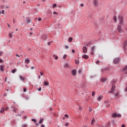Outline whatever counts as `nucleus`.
I'll list each match as a JSON object with an SVG mask.
<instances>
[{
    "label": "nucleus",
    "mask_w": 127,
    "mask_h": 127,
    "mask_svg": "<svg viewBox=\"0 0 127 127\" xmlns=\"http://www.w3.org/2000/svg\"><path fill=\"white\" fill-rule=\"evenodd\" d=\"M118 18L120 20V22L119 25H118L117 29L119 32H120V33H122V32H123V29H122V25L124 24V19H123L122 16H119Z\"/></svg>",
    "instance_id": "nucleus-1"
},
{
    "label": "nucleus",
    "mask_w": 127,
    "mask_h": 127,
    "mask_svg": "<svg viewBox=\"0 0 127 127\" xmlns=\"http://www.w3.org/2000/svg\"><path fill=\"white\" fill-rule=\"evenodd\" d=\"M112 118H121V117H122V115L118 114V113H115L112 114Z\"/></svg>",
    "instance_id": "nucleus-2"
},
{
    "label": "nucleus",
    "mask_w": 127,
    "mask_h": 127,
    "mask_svg": "<svg viewBox=\"0 0 127 127\" xmlns=\"http://www.w3.org/2000/svg\"><path fill=\"white\" fill-rule=\"evenodd\" d=\"M92 2L94 6H98L99 4V0H92Z\"/></svg>",
    "instance_id": "nucleus-3"
},
{
    "label": "nucleus",
    "mask_w": 127,
    "mask_h": 127,
    "mask_svg": "<svg viewBox=\"0 0 127 127\" xmlns=\"http://www.w3.org/2000/svg\"><path fill=\"white\" fill-rule=\"evenodd\" d=\"M120 61H121V60L119 58H116L113 60L114 64H118V63H120Z\"/></svg>",
    "instance_id": "nucleus-4"
},
{
    "label": "nucleus",
    "mask_w": 127,
    "mask_h": 127,
    "mask_svg": "<svg viewBox=\"0 0 127 127\" xmlns=\"http://www.w3.org/2000/svg\"><path fill=\"white\" fill-rule=\"evenodd\" d=\"M109 70H110V67L107 66L101 69V73H104V71H109Z\"/></svg>",
    "instance_id": "nucleus-5"
},
{
    "label": "nucleus",
    "mask_w": 127,
    "mask_h": 127,
    "mask_svg": "<svg viewBox=\"0 0 127 127\" xmlns=\"http://www.w3.org/2000/svg\"><path fill=\"white\" fill-rule=\"evenodd\" d=\"M47 14L48 16H52V12L51 11V10H48L47 11Z\"/></svg>",
    "instance_id": "nucleus-6"
},
{
    "label": "nucleus",
    "mask_w": 127,
    "mask_h": 127,
    "mask_svg": "<svg viewBox=\"0 0 127 127\" xmlns=\"http://www.w3.org/2000/svg\"><path fill=\"white\" fill-rule=\"evenodd\" d=\"M71 74L73 76H76L77 74V72L76 71V69H73L71 70Z\"/></svg>",
    "instance_id": "nucleus-7"
},
{
    "label": "nucleus",
    "mask_w": 127,
    "mask_h": 127,
    "mask_svg": "<svg viewBox=\"0 0 127 127\" xmlns=\"http://www.w3.org/2000/svg\"><path fill=\"white\" fill-rule=\"evenodd\" d=\"M95 49H96V47L93 46L92 47L91 50V54H92V55H93V54H94V50H95Z\"/></svg>",
    "instance_id": "nucleus-8"
},
{
    "label": "nucleus",
    "mask_w": 127,
    "mask_h": 127,
    "mask_svg": "<svg viewBox=\"0 0 127 127\" xmlns=\"http://www.w3.org/2000/svg\"><path fill=\"white\" fill-rule=\"evenodd\" d=\"M83 53H87V47L86 46H84L82 48Z\"/></svg>",
    "instance_id": "nucleus-9"
},
{
    "label": "nucleus",
    "mask_w": 127,
    "mask_h": 127,
    "mask_svg": "<svg viewBox=\"0 0 127 127\" xmlns=\"http://www.w3.org/2000/svg\"><path fill=\"white\" fill-rule=\"evenodd\" d=\"M115 88H116V86H112L111 90L109 91V93H113V92H114V91L115 90Z\"/></svg>",
    "instance_id": "nucleus-10"
},
{
    "label": "nucleus",
    "mask_w": 127,
    "mask_h": 127,
    "mask_svg": "<svg viewBox=\"0 0 127 127\" xmlns=\"http://www.w3.org/2000/svg\"><path fill=\"white\" fill-rule=\"evenodd\" d=\"M104 104H105V105L106 106V107H110V104H109V102L105 101L104 102Z\"/></svg>",
    "instance_id": "nucleus-11"
},
{
    "label": "nucleus",
    "mask_w": 127,
    "mask_h": 127,
    "mask_svg": "<svg viewBox=\"0 0 127 127\" xmlns=\"http://www.w3.org/2000/svg\"><path fill=\"white\" fill-rule=\"evenodd\" d=\"M42 39H44V40H45V39H47V35L44 34L42 36Z\"/></svg>",
    "instance_id": "nucleus-12"
},
{
    "label": "nucleus",
    "mask_w": 127,
    "mask_h": 127,
    "mask_svg": "<svg viewBox=\"0 0 127 127\" xmlns=\"http://www.w3.org/2000/svg\"><path fill=\"white\" fill-rule=\"evenodd\" d=\"M82 58H84V59H88L89 58V57L86 55H83Z\"/></svg>",
    "instance_id": "nucleus-13"
},
{
    "label": "nucleus",
    "mask_w": 127,
    "mask_h": 127,
    "mask_svg": "<svg viewBox=\"0 0 127 127\" xmlns=\"http://www.w3.org/2000/svg\"><path fill=\"white\" fill-rule=\"evenodd\" d=\"M0 71H2V72H3L4 71V68L3 67V65H0Z\"/></svg>",
    "instance_id": "nucleus-14"
},
{
    "label": "nucleus",
    "mask_w": 127,
    "mask_h": 127,
    "mask_svg": "<svg viewBox=\"0 0 127 127\" xmlns=\"http://www.w3.org/2000/svg\"><path fill=\"white\" fill-rule=\"evenodd\" d=\"M102 99H103V96H98L97 97V101H102Z\"/></svg>",
    "instance_id": "nucleus-15"
},
{
    "label": "nucleus",
    "mask_w": 127,
    "mask_h": 127,
    "mask_svg": "<svg viewBox=\"0 0 127 127\" xmlns=\"http://www.w3.org/2000/svg\"><path fill=\"white\" fill-rule=\"evenodd\" d=\"M25 63H27V64H29L30 63V60L28 59H25Z\"/></svg>",
    "instance_id": "nucleus-16"
},
{
    "label": "nucleus",
    "mask_w": 127,
    "mask_h": 127,
    "mask_svg": "<svg viewBox=\"0 0 127 127\" xmlns=\"http://www.w3.org/2000/svg\"><path fill=\"white\" fill-rule=\"evenodd\" d=\"M19 78H20V80H21V81H24V80H25V78L22 77V76L21 75H19Z\"/></svg>",
    "instance_id": "nucleus-17"
},
{
    "label": "nucleus",
    "mask_w": 127,
    "mask_h": 127,
    "mask_svg": "<svg viewBox=\"0 0 127 127\" xmlns=\"http://www.w3.org/2000/svg\"><path fill=\"white\" fill-rule=\"evenodd\" d=\"M108 81V79L106 78H101V81L102 82H107Z\"/></svg>",
    "instance_id": "nucleus-18"
},
{
    "label": "nucleus",
    "mask_w": 127,
    "mask_h": 127,
    "mask_svg": "<svg viewBox=\"0 0 127 127\" xmlns=\"http://www.w3.org/2000/svg\"><path fill=\"white\" fill-rule=\"evenodd\" d=\"M115 97H120V92H117L115 94Z\"/></svg>",
    "instance_id": "nucleus-19"
},
{
    "label": "nucleus",
    "mask_w": 127,
    "mask_h": 127,
    "mask_svg": "<svg viewBox=\"0 0 127 127\" xmlns=\"http://www.w3.org/2000/svg\"><path fill=\"white\" fill-rule=\"evenodd\" d=\"M44 84L45 86H48V85H49V83H48L47 81H46L45 80L44 82Z\"/></svg>",
    "instance_id": "nucleus-20"
},
{
    "label": "nucleus",
    "mask_w": 127,
    "mask_h": 127,
    "mask_svg": "<svg viewBox=\"0 0 127 127\" xmlns=\"http://www.w3.org/2000/svg\"><path fill=\"white\" fill-rule=\"evenodd\" d=\"M15 72H16V68L13 69L11 70V73H12V74H14V73H15Z\"/></svg>",
    "instance_id": "nucleus-21"
},
{
    "label": "nucleus",
    "mask_w": 127,
    "mask_h": 127,
    "mask_svg": "<svg viewBox=\"0 0 127 127\" xmlns=\"http://www.w3.org/2000/svg\"><path fill=\"white\" fill-rule=\"evenodd\" d=\"M11 109H12L13 112H16V108H14L13 106H11Z\"/></svg>",
    "instance_id": "nucleus-22"
},
{
    "label": "nucleus",
    "mask_w": 127,
    "mask_h": 127,
    "mask_svg": "<svg viewBox=\"0 0 127 127\" xmlns=\"http://www.w3.org/2000/svg\"><path fill=\"white\" fill-rule=\"evenodd\" d=\"M72 40H73V38L72 37H69L68 38V42H72Z\"/></svg>",
    "instance_id": "nucleus-23"
},
{
    "label": "nucleus",
    "mask_w": 127,
    "mask_h": 127,
    "mask_svg": "<svg viewBox=\"0 0 127 127\" xmlns=\"http://www.w3.org/2000/svg\"><path fill=\"white\" fill-rule=\"evenodd\" d=\"M9 37H10V38H12V32H11V33H9Z\"/></svg>",
    "instance_id": "nucleus-24"
},
{
    "label": "nucleus",
    "mask_w": 127,
    "mask_h": 127,
    "mask_svg": "<svg viewBox=\"0 0 127 127\" xmlns=\"http://www.w3.org/2000/svg\"><path fill=\"white\" fill-rule=\"evenodd\" d=\"M123 49H124V50L125 51H126L127 50V46H125V45H124V47H123Z\"/></svg>",
    "instance_id": "nucleus-25"
},
{
    "label": "nucleus",
    "mask_w": 127,
    "mask_h": 127,
    "mask_svg": "<svg viewBox=\"0 0 127 127\" xmlns=\"http://www.w3.org/2000/svg\"><path fill=\"white\" fill-rule=\"evenodd\" d=\"M4 112V108H2L0 110V113H3Z\"/></svg>",
    "instance_id": "nucleus-26"
},
{
    "label": "nucleus",
    "mask_w": 127,
    "mask_h": 127,
    "mask_svg": "<svg viewBox=\"0 0 127 127\" xmlns=\"http://www.w3.org/2000/svg\"><path fill=\"white\" fill-rule=\"evenodd\" d=\"M113 19H114V20H115V22H117V16H114Z\"/></svg>",
    "instance_id": "nucleus-27"
},
{
    "label": "nucleus",
    "mask_w": 127,
    "mask_h": 127,
    "mask_svg": "<svg viewBox=\"0 0 127 127\" xmlns=\"http://www.w3.org/2000/svg\"><path fill=\"white\" fill-rule=\"evenodd\" d=\"M64 67L65 68H68V67H69V65H68V64H66L64 65Z\"/></svg>",
    "instance_id": "nucleus-28"
},
{
    "label": "nucleus",
    "mask_w": 127,
    "mask_h": 127,
    "mask_svg": "<svg viewBox=\"0 0 127 127\" xmlns=\"http://www.w3.org/2000/svg\"><path fill=\"white\" fill-rule=\"evenodd\" d=\"M94 122H95V118H93V119L91 121V125H93L94 124Z\"/></svg>",
    "instance_id": "nucleus-29"
},
{
    "label": "nucleus",
    "mask_w": 127,
    "mask_h": 127,
    "mask_svg": "<svg viewBox=\"0 0 127 127\" xmlns=\"http://www.w3.org/2000/svg\"><path fill=\"white\" fill-rule=\"evenodd\" d=\"M79 61L78 60H75V64H79Z\"/></svg>",
    "instance_id": "nucleus-30"
},
{
    "label": "nucleus",
    "mask_w": 127,
    "mask_h": 127,
    "mask_svg": "<svg viewBox=\"0 0 127 127\" xmlns=\"http://www.w3.org/2000/svg\"><path fill=\"white\" fill-rule=\"evenodd\" d=\"M44 120H43V119H41L40 122H39V124H42V123H43V121Z\"/></svg>",
    "instance_id": "nucleus-31"
},
{
    "label": "nucleus",
    "mask_w": 127,
    "mask_h": 127,
    "mask_svg": "<svg viewBox=\"0 0 127 127\" xmlns=\"http://www.w3.org/2000/svg\"><path fill=\"white\" fill-rule=\"evenodd\" d=\"M32 122H34V123H36V119H32Z\"/></svg>",
    "instance_id": "nucleus-32"
},
{
    "label": "nucleus",
    "mask_w": 127,
    "mask_h": 127,
    "mask_svg": "<svg viewBox=\"0 0 127 127\" xmlns=\"http://www.w3.org/2000/svg\"><path fill=\"white\" fill-rule=\"evenodd\" d=\"M66 57H67V55L64 54L63 57V59H66Z\"/></svg>",
    "instance_id": "nucleus-33"
},
{
    "label": "nucleus",
    "mask_w": 127,
    "mask_h": 127,
    "mask_svg": "<svg viewBox=\"0 0 127 127\" xmlns=\"http://www.w3.org/2000/svg\"><path fill=\"white\" fill-rule=\"evenodd\" d=\"M55 6H56V3L53 4L52 5L53 8H54L55 7Z\"/></svg>",
    "instance_id": "nucleus-34"
},
{
    "label": "nucleus",
    "mask_w": 127,
    "mask_h": 127,
    "mask_svg": "<svg viewBox=\"0 0 127 127\" xmlns=\"http://www.w3.org/2000/svg\"><path fill=\"white\" fill-rule=\"evenodd\" d=\"M95 91H93L92 93V97H94V96H95Z\"/></svg>",
    "instance_id": "nucleus-35"
},
{
    "label": "nucleus",
    "mask_w": 127,
    "mask_h": 127,
    "mask_svg": "<svg viewBox=\"0 0 127 127\" xmlns=\"http://www.w3.org/2000/svg\"><path fill=\"white\" fill-rule=\"evenodd\" d=\"M124 45H125V46H127V40L126 41L124 42Z\"/></svg>",
    "instance_id": "nucleus-36"
},
{
    "label": "nucleus",
    "mask_w": 127,
    "mask_h": 127,
    "mask_svg": "<svg viewBox=\"0 0 127 127\" xmlns=\"http://www.w3.org/2000/svg\"><path fill=\"white\" fill-rule=\"evenodd\" d=\"M53 14H57L58 15V12H56V11H54L53 12Z\"/></svg>",
    "instance_id": "nucleus-37"
},
{
    "label": "nucleus",
    "mask_w": 127,
    "mask_h": 127,
    "mask_svg": "<svg viewBox=\"0 0 127 127\" xmlns=\"http://www.w3.org/2000/svg\"><path fill=\"white\" fill-rule=\"evenodd\" d=\"M81 72H82V69H79L78 70V74H80V73H81Z\"/></svg>",
    "instance_id": "nucleus-38"
},
{
    "label": "nucleus",
    "mask_w": 127,
    "mask_h": 127,
    "mask_svg": "<svg viewBox=\"0 0 127 127\" xmlns=\"http://www.w3.org/2000/svg\"><path fill=\"white\" fill-rule=\"evenodd\" d=\"M64 117H65V118H69V116H68L67 114H65Z\"/></svg>",
    "instance_id": "nucleus-39"
},
{
    "label": "nucleus",
    "mask_w": 127,
    "mask_h": 127,
    "mask_svg": "<svg viewBox=\"0 0 127 127\" xmlns=\"http://www.w3.org/2000/svg\"><path fill=\"white\" fill-rule=\"evenodd\" d=\"M26 126H27V124H24L22 125V127H26Z\"/></svg>",
    "instance_id": "nucleus-40"
},
{
    "label": "nucleus",
    "mask_w": 127,
    "mask_h": 127,
    "mask_svg": "<svg viewBox=\"0 0 127 127\" xmlns=\"http://www.w3.org/2000/svg\"><path fill=\"white\" fill-rule=\"evenodd\" d=\"M38 91H39V92H40V91H41V87H39V88L38 89Z\"/></svg>",
    "instance_id": "nucleus-41"
},
{
    "label": "nucleus",
    "mask_w": 127,
    "mask_h": 127,
    "mask_svg": "<svg viewBox=\"0 0 127 127\" xmlns=\"http://www.w3.org/2000/svg\"><path fill=\"white\" fill-rule=\"evenodd\" d=\"M65 127H68L69 126V124L68 123H65Z\"/></svg>",
    "instance_id": "nucleus-42"
},
{
    "label": "nucleus",
    "mask_w": 127,
    "mask_h": 127,
    "mask_svg": "<svg viewBox=\"0 0 127 127\" xmlns=\"http://www.w3.org/2000/svg\"><path fill=\"white\" fill-rule=\"evenodd\" d=\"M0 63H3V61H2L1 59H0Z\"/></svg>",
    "instance_id": "nucleus-43"
},
{
    "label": "nucleus",
    "mask_w": 127,
    "mask_h": 127,
    "mask_svg": "<svg viewBox=\"0 0 127 127\" xmlns=\"http://www.w3.org/2000/svg\"><path fill=\"white\" fill-rule=\"evenodd\" d=\"M66 49H69V46H65Z\"/></svg>",
    "instance_id": "nucleus-44"
},
{
    "label": "nucleus",
    "mask_w": 127,
    "mask_h": 127,
    "mask_svg": "<svg viewBox=\"0 0 127 127\" xmlns=\"http://www.w3.org/2000/svg\"><path fill=\"white\" fill-rule=\"evenodd\" d=\"M1 13H2V14H4V10H2Z\"/></svg>",
    "instance_id": "nucleus-45"
},
{
    "label": "nucleus",
    "mask_w": 127,
    "mask_h": 127,
    "mask_svg": "<svg viewBox=\"0 0 127 127\" xmlns=\"http://www.w3.org/2000/svg\"><path fill=\"white\" fill-rule=\"evenodd\" d=\"M0 7L1 8H3V7H4V5H0Z\"/></svg>",
    "instance_id": "nucleus-46"
},
{
    "label": "nucleus",
    "mask_w": 127,
    "mask_h": 127,
    "mask_svg": "<svg viewBox=\"0 0 127 127\" xmlns=\"http://www.w3.org/2000/svg\"><path fill=\"white\" fill-rule=\"evenodd\" d=\"M1 55H2V52L0 51V56H1Z\"/></svg>",
    "instance_id": "nucleus-47"
},
{
    "label": "nucleus",
    "mask_w": 127,
    "mask_h": 127,
    "mask_svg": "<svg viewBox=\"0 0 127 127\" xmlns=\"http://www.w3.org/2000/svg\"><path fill=\"white\" fill-rule=\"evenodd\" d=\"M51 42H48V45H50V44H51Z\"/></svg>",
    "instance_id": "nucleus-48"
},
{
    "label": "nucleus",
    "mask_w": 127,
    "mask_h": 127,
    "mask_svg": "<svg viewBox=\"0 0 127 127\" xmlns=\"http://www.w3.org/2000/svg\"><path fill=\"white\" fill-rule=\"evenodd\" d=\"M55 59L56 60H57V59H58V57L55 56Z\"/></svg>",
    "instance_id": "nucleus-49"
},
{
    "label": "nucleus",
    "mask_w": 127,
    "mask_h": 127,
    "mask_svg": "<svg viewBox=\"0 0 127 127\" xmlns=\"http://www.w3.org/2000/svg\"><path fill=\"white\" fill-rule=\"evenodd\" d=\"M40 74L41 76H43V73H42V72H40Z\"/></svg>",
    "instance_id": "nucleus-50"
},
{
    "label": "nucleus",
    "mask_w": 127,
    "mask_h": 127,
    "mask_svg": "<svg viewBox=\"0 0 127 127\" xmlns=\"http://www.w3.org/2000/svg\"><path fill=\"white\" fill-rule=\"evenodd\" d=\"M80 6H84V4L82 3H80Z\"/></svg>",
    "instance_id": "nucleus-51"
},
{
    "label": "nucleus",
    "mask_w": 127,
    "mask_h": 127,
    "mask_svg": "<svg viewBox=\"0 0 127 127\" xmlns=\"http://www.w3.org/2000/svg\"><path fill=\"white\" fill-rule=\"evenodd\" d=\"M27 23H28L29 22H30V19H28V20H27Z\"/></svg>",
    "instance_id": "nucleus-52"
},
{
    "label": "nucleus",
    "mask_w": 127,
    "mask_h": 127,
    "mask_svg": "<svg viewBox=\"0 0 127 127\" xmlns=\"http://www.w3.org/2000/svg\"><path fill=\"white\" fill-rule=\"evenodd\" d=\"M23 90H24V92H26V91H27L26 88H24Z\"/></svg>",
    "instance_id": "nucleus-53"
},
{
    "label": "nucleus",
    "mask_w": 127,
    "mask_h": 127,
    "mask_svg": "<svg viewBox=\"0 0 127 127\" xmlns=\"http://www.w3.org/2000/svg\"><path fill=\"white\" fill-rule=\"evenodd\" d=\"M71 52H72V53H75V50H72Z\"/></svg>",
    "instance_id": "nucleus-54"
},
{
    "label": "nucleus",
    "mask_w": 127,
    "mask_h": 127,
    "mask_svg": "<svg viewBox=\"0 0 127 127\" xmlns=\"http://www.w3.org/2000/svg\"><path fill=\"white\" fill-rule=\"evenodd\" d=\"M41 19H42L41 18H38V21H41Z\"/></svg>",
    "instance_id": "nucleus-55"
},
{
    "label": "nucleus",
    "mask_w": 127,
    "mask_h": 127,
    "mask_svg": "<svg viewBox=\"0 0 127 127\" xmlns=\"http://www.w3.org/2000/svg\"><path fill=\"white\" fill-rule=\"evenodd\" d=\"M99 63H100V61H98L96 62V64H98Z\"/></svg>",
    "instance_id": "nucleus-56"
},
{
    "label": "nucleus",
    "mask_w": 127,
    "mask_h": 127,
    "mask_svg": "<svg viewBox=\"0 0 127 127\" xmlns=\"http://www.w3.org/2000/svg\"><path fill=\"white\" fill-rule=\"evenodd\" d=\"M16 56L17 57H20V56L18 55V54H16Z\"/></svg>",
    "instance_id": "nucleus-57"
},
{
    "label": "nucleus",
    "mask_w": 127,
    "mask_h": 127,
    "mask_svg": "<svg viewBox=\"0 0 127 127\" xmlns=\"http://www.w3.org/2000/svg\"><path fill=\"white\" fill-rule=\"evenodd\" d=\"M7 96V94L6 93H4V97H5Z\"/></svg>",
    "instance_id": "nucleus-58"
},
{
    "label": "nucleus",
    "mask_w": 127,
    "mask_h": 127,
    "mask_svg": "<svg viewBox=\"0 0 127 127\" xmlns=\"http://www.w3.org/2000/svg\"><path fill=\"white\" fill-rule=\"evenodd\" d=\"M31 69H32V70H33V69H34V66H31Z\"/></svg>",
    "instance_id": "nucleus-59"
},
{
    "label": "nucleus",
    "mask_w": 127,
    "mask_h": 127,
    "mask_svg": "<svg viewBox=\"0 0 127 127\" xmlns=\"http://www.w3.org/2000/svg\"><path fill=\"white\" fill-rule=\"evenodd\" d=\"M25 99H26V100H29V98H28V97H25Z\"/></svg>",
    "instance_id": "nucleus-60"
},
{
    "label": "nucleus",
    "mask_w": 127,
    "mask_h": 127,
    "mask_svg": "<svg viewBox=\"0 0 127 127\" xmlns=\"http://www.w3.org/2000/svg\"><path fill=\"white\" fill-rule=\"evenodd\" d=\"M126 127V126H125V125H124V124L122 125V127Z\"/></svg>",
    "instance_id": "nucleus-61"
},
{
    "label": "nucleus",
    "mask_w": 127,
    "mask_h": 127,
    "mask_svg": "<svg viewBox=\"0 0 127 127\" xmlns=\"http://www.w3.org/2000/svg\"><path fill=\"white\" fill-rule=\"evenodd\" d=\"M40 78H41V76L40 75H39L38 79H40Z\"/></svg>",
    "instance_id": "nucleus-62"
},
{
    "label": "nucleus",
    "mask_w": 127,
    "mask_h": 127,
    "mask_svg": "<svg viewBox=\"0 0 127 127\" xmlns=\"http://www.w3.org/2000/svg\"><path fill=\"white\" fill-rule=\"evenodd\" d=\"M110 126V122H108V124H107V127H109Z\"/></svg>",
    "instance_id": "nucleus-63"
},
{
    "label": "nucleus",
    "mask_w": 127,
    "mask_h": 127,
    "mask_svg": "<svg viewBox=\"0 0 127 127\" xmlns=\"http://www.w3.org/2000/svg\"><path fill=\"white\" fill-rule=\"evenodd\" d=\"M24 119H27V117L26 116H24Z\"/></svg>",
    "instance_id": "nucleus-64"
}]
</instances>
